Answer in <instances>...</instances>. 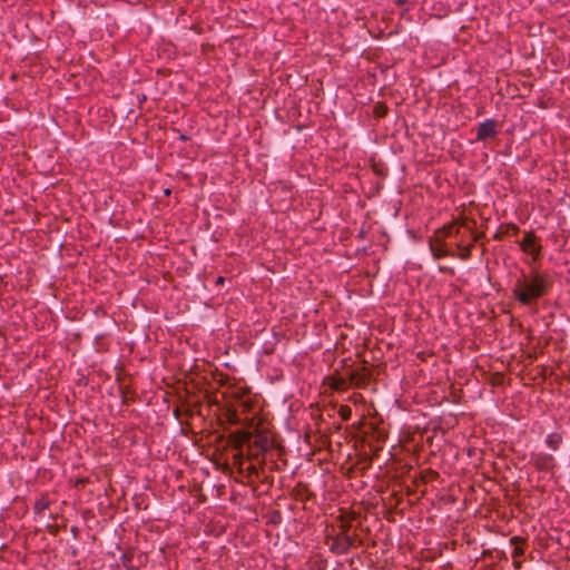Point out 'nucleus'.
Returning a JSON list of instances; mask_svg holds the SVG:
<instances>
[{
    "label": "nucleus",
    "instance_id": "f257e3e1",
    "mask_svg": "<svg viewBox=\"0 0 570 570\" xmlns=\"http://www.w3.org/2000/svg\"><path fill=\"white\" fill-rule=\"evenodd\" d=\"M550 287L551 282L547 273L531 271L530 274H522L517 278L512 293L520 304L531 305L544 296Z\"/></svg>",
    "mask_w": 570,
    "mask_h": 570
},
{
    "label": "nucleus",
    "instance_id": "f03ea898",
    "mask_svg": "<svg viewBox=\"0 0 570 570\" xmlns=\"http://www.w3.org/2000/svg\"><path fill=\"white\" fill-rule=\"evenodd\" d=\"M325 544L330 551L335 554H346L352 548L362 547L364 541L354 531L353 533H344L336 531V527H326Z\"/></svg>",
    "mask_w": 570,
    "mask_h": 570
},
{
    "label": "nucleus",
    "instance_id": "7ed1b4c3",
    "mask_svg": "<svg viewBox=\"0 0 570 570\" xmlns=\"http://www.w3.org/2000/svg\"><path fill=\"white\" fill-rule=\"evenodd\" d=\"M460 233V227L456 224H450L438 229L433 237L430 239V249L434 258L439 259L452 255L446 248L444 239Z\"/></svg>",
    "mask_w": 570,
    "mask_h": 570
},
{
    "label": "nucleus",
    "instance_id": "20e7f679",
    "mask_svg": "<svg viewBox=\"0 0 570 570\" xmlns=\"http://www.w3.org/2000/svg\"><path fill=\"white\" fill-rule=\"evenodd\" d=\"M273 446V441L265 433H258L250 440L247 448V459L257 460L259 455L267 452Z\"/></svg>",
    "mask_w": 570,
    "mask_h": 570
},
{
    "label": "nucleus",
    "instance_id": "39448f33",
    "mask_svg": "<svg viewBox=\"0 0 570 570\" xmlns=\"http://www.w3.org/2000/svg\"><path fill=\"white\" fill-rule=\"evenodd\" d=\"M357 514L355 512L341 511V513L335 518V522L330 527H336V531H342L344 533H351L353 529V521L356 520Z\"/></svg>",
    "mask_w": 570,
    "mask_h": 570
},
{
    "label": "nucleus",
    "instance_id": "423d86ee",
    "mask_svg": "<svg viewBox=\"0 0 570 570\" xmlns=\"http://www.w3.org/2000/svg\"><path fill=\"white\" fill-rule=\"evenodd\" d=\"M346 375L348 377V383L360 389L365 387L368 384L371 377V373L365 366L358 370L347 371Z\"/></svg>",
    "mask_w": 570,
    "mask_h": 570
},
{
    "label": "nucleus",
    "instance_id": "0eeeda50",
    "mask_svg": "<svg viewBox=\"0 0 570 570\" xmlns=\"http://www.w3.org/2000/svg\"><path fill=\"white\" fill-rule=\"evenodd\" d=\"M521 248L523 252L532 255L533 259H538L541 250V246L535 244V236L533 233H527L521 242Z\"/></svg>",
    "mask_w": 570,
    "mask_h": 570
},
{
    "label": "nucleus",
    "instance_id": "6e6552de",
    "mask_svg": "<svg viewBox=\"0 0 570 570\" xmlns=\"http://www.w3.org/2000/svg\"><path fill=\"white\" fill-rule=\"evenodd\" d=\"M497 134V122L494 120L489 119L480 124V126L478 127L476 139L485 140L488 138L495 137Z\"/></svg>",
    "mask_w": 570,
    "mask_h": 570
},
{
    "label": "nucleus",
    "instance_id": "1a4fd4ad",
    "mask_svg": "<svg viewBox=\"0 0 570 570\" xmlns=\"http://www.w3.org/2000/svg\"><path fill=\"white\" fill-rule=\"evenodd\" d=\"M252 439V433L245 430H238L229 435V442L234 445L236 450H243V446L245 444H247L248 446Z\"/></svg>",
    "mask_w": 570,
    "mask_h": 570
},
{
    "label": "nucleus",
    "instance_id": "9d476101",
    "mask_svg": "<svg viewBox=\"0 0 570 570\" xmlns=\"http://www.w3.org/2000/svg\"><path fill=\"white\" fill-rule=\"evenodd\" d=\"M511 544L514 546L512 558L514 559V567L519 569L521 567V562L519 559L524 554V550L522 544H524V540L520 537H512L510 539Z\"/></svg>",
    "mask_w": 570,
    "mask_h": 570
},
{
    "label": "nucleus",
    "instance_id": "9b49d317",
    "mask_svg": "<svg viewBox=\"0 0 570 570\" xmlns=\"http://www.w3.org/2000/svg\"><path fill=\"white\" fill-rule=\"evenodd\" d=\"M312 492L308 490L307 485L299 483L295 488V498L302 502H305L311 499Z\"/></svg>",
    "mask_w": 570,
    "mask_h": 570
},
{
    "label": "nucleus",
    "instance_id": "f8f14e48",
    "mask_svg": "<svg viewBox=\"0 0 570 570\" xmlns=\"http://www.w3.org/2000/svg\"><path fill=\"white\" fill-rule=\"evenodd\" d=\"M348 377L333 376L331 377L330 386L335 391H344L347 386Z\"/></svg>",
    "mask_w": 570,
    "mask_h": 570
},
{
    "label": "nucleus",
    "instance_id": "ddd939ff",
    "mask_svg": "<svg viewBox=\"0 0 570 570\" xmlns=\"http://www.w3.org/2000/svg\"><path fill=\"white\" fill-rule=\"evenodd\" d=\"M553 465V458L551 455H541L535 459V466L540 470H549Z\"/></svg>",
    "mask_w": 570,
    "mask_h": 570
},
{
    "label": "nucleus",
    "instance_id": "4468645a",
    "mask_svg": "<svg viewBox=\"0 0 570 570\" xmlns=\"http://www.w3.org/2000/svg\"><path fill=\"white\" fill-rule=\"evenodd\" d=\"M49 507V500L45 497L38 499L36 502H35V505H33V509L36 511V513H43L45 510H47Z\"/></svg>",
    "mask_w": 570,
    "mask_h": 570
},
{
    "label": "nucleus",
    "instance_id": "2eb2a0df",
    "mask_svg": "<svg viewBox=\"0 0 570 570\" xmlns=\"http://www.w3.org/2000/svg\"><path fill=\"white\" fill-rule=\"evenodd\" d=\"M472 247V243L466 246L462 245L461 243H458V248L460 249L459 257L463 261L468 259L471 256Z\"/></svg>",
    "mask_w": 570,
    "mask_h": 570
},
{
    "label": "nucleus",
    "instance_id": "dca6fc26",
    "mask_svg": "<svg viewBox=\"0 0 570 570\" xmlns=\"http://www.w3.org/2000/svg\"><path fill=\"white\" fill-rule=\"evenodd\" d=\"M246 478H252V476H255L257 479H261L262 478V469L261 468H257L256 465L254 464H249L246 469Z\"/></svg>",
    "mask_w": 570,
    "mask_h": 570
},
{
    "label": "nucleus",
    "instance_id": "f3484780",
    "mask_svg": "<svg viewBox=\"0 0 570 570\" xmlns=\"http://www.w3.org/2000/svg\"><path fill=\"white\" fill-rule=\"evenodd\" d=\"M387 114V107L384 104H376L374 107V115L377 118H382Z\"/></svg>",
    "mask_w": 570,
    "mask_h": 570
},
{
    "label": "nucleus",
    "instance_id": "a211bd4d",
    "mask_svg": "<svg viewBox=\"0 0 570 570\" xmlns=\"http://www.w3.org/2000/svg\"><path fill=\"white\" fill-rule=\"evenodd\" d=\"M561 441V438L560 435L558 434H550L547 439V444L552 448V449H557L559 443Z\"/></svg>",
    "mask_w": 570,
    "mask_h": 570
},
{
    "label": "nucleus",
    "instance_id": "6ab92c4d",
    "mask_svg": "<svg viewBox=\"0 0 570 570\" xmlns=\"http://www.w3.org/2000/svg\"><path fill=\"white\" fill-rule=\"evenodd\" d=\"M234 463L238 465L240 472H243V464H244V454L243 450H237V453L234 455Z\"/></svg>",
    "mask_w": 570,
    "mask_h": 570
},
{
    "label": "nucleus",
    "instance_id": "aec40b11",
    "mask_svg": "<svg viewBox=\"0 0 570 570\" xmlns=\"http://www.w3.org/2000/svg\"><path fill=\"white\" fill-rule=\"evenodd\" d=\"M351 409L347 405H343L340 407L338 414L344 421H347L351 417Z\"/></svg>",
    "mask_w": 570,
    "mask_h": 570
},
{
    "label": "nucleus",
    "instance_id": "412c9836",
    "mask_svg": "<svg viewBox=\"0 0 570 570\" xmlns=\"http://www.w3.org/2000/svg\"><path fill=\"white\" fill-rule=\"evenodd\" d=\"M228 421H229L230 423H233V424H237V423L239 422V419H238V416H237L236 412H232V413H229V415H228Z\"/></svg>",
    "mask_w": 570,
    "mask_h": 570
},
{
    "label": "nucleus",
    "instance_id": "4be33fe9",
    "mask_svg": "<svg viewBox=\"0 0 570 570\" xmlns=\"http://www.w3.org/2000/svg\"><path fill=\"white\" fill-rule=\"evenodd\" d=\"M439 269H440L441 273L454 275V269L452 267L440 266Z\"/></svg>",
    "mask_w": 570,
    "mask_h": 570
},
{
    "label": "nucleus",
    "instance_id": "5701e85b",
    "mask_svg": "<svg viewBox=\"0 0 570 570\" xmlns=\"http://www.w3.org/2000/svg\"><path fill=\"white\" fill-rule=\"evenodd\" d=\"M397 6H403L407 2V0H394Z\"/></svg>",
    "mask_w": 570,
    "mask_h": 570
},
{
    "label": "nucleus",
    "instance_id": "b1692460",
    "mask_svg": "<svg viewBox=\"0 0 570 570\" xmlns=\"http://www.w3.org/2000/svg\"><path fill=\"white\" fill-rule=\"evenodd\" d=\"M224 282V277H218L217 278V284H222Z\"/></svg>",
    "mask_w": 570,
    "mask_h": 570
}]
</instances>
